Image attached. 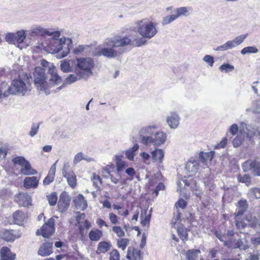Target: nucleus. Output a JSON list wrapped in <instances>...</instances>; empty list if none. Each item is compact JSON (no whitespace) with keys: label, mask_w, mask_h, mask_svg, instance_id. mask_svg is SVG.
<instances>
[{"label":"nucleus","mask_w":260,"mask_h":260,"mask_svg":"<svg viewBox=\"0 0 260 260\" xmlns=\"http://www.w3.org/2000/svg\"><path fill=\"white\" fill-rule=\"evenodd\" d=\"M9 196V192L7 189H3L0 191V198L2 200H6Z\"/></svg>","instance_id":"obj_62"},{"label":"nucleus","mask_w":260,"mask_h":260,"mask_svg":"<svg viewBox=\"0 0 260 260\" xmlns=\"http://www.w3.org/2000/svg\"><path fill=\"white\" fill-rule=\"evenodd\" d=\"M39 184V179L36 176L26 177L23 182V186L26 189L37 188Z\"/></svg>","instance_id":"obj_16"},{"label":"nucleus","mask_w":260,"mask_h":260,"mask_svg":"<svg viewBox=\"0 0 260 260\" xmlns=\"http://www.w3.org/2000/svg\"><path fill=\"white\" fill-rule=\"evenodd\" d=\"M250 193L255 196L256 199H260V188H252Z\"/></svg>","instance_id":"obj_64"},{"label":"nucleus","mask_w":260,"mask_h":260,"mask_svg":"<svg viewBox=\"0 0 260 260\" xmlns=\"http://www.w3.org/2000/svg\"><path fill=\"white\" fill-rule=\"evenodd\" d=\"M254 162V160L248 159L245 161L242 164V168L244 172H246L248 171H252V168L251 166V164Z\"/></svg>","instance_id":"obj_42"},{"label":"nucleus","mask_w":260,"mask_h":260,"mask_svg":"<svg viewBox=\"0 0 260 260\" xmlns=\"http://www.w3.org/2000/svg\"><path fill=\"white\" fill-rule=\"evenodd\" d=\"M147 210L144 211L141 214L140 219H141V223L143 226H146L150 222V215H146Z\"/></svg>","instance_id":"obj_38"},{"label":"nucleus","mask_w":260,"mask_h":260,"mask_svg":"<svg viewBox=\"0 0 260 260\" xmlns=\"http://www.w3.org/2000/svg\"><path fill=\"white\" fill-rule=\"evenodd\" d=\"M89 48L88 45H80L75 47L73 50V52L75 54H79L83 51L87 50Z\"/></svg>","instance_id":"obj_53"},{"label":"nucleus","mask_w":260,"mask_h":260,"mask_svg":"<svg viewBox=\"0 0 260 260\" xmlns=\"http://www.w3.org/2000/svg\"><path fill=\"white\" fill-rule=\"evenodd\" d=\"M138 32L143 37L150 39L157 33L156 24L152 21L146 22L144 20L138 21Z\"/></svg>","instance_id":"obj_6"},{"label":"nucleus","mask_w":260,"mask_h":260,"mask_svg":"<svg viewBox=\"0 0 260 260\" xmlns=\"http://www.w3.org/2000/svg\"><path fill=\"white\" fill-rule=\"evenodd\" d=\"M83 158H84L83 153L81 152H79L76 155H75L74 158L73 162L75 165H76Z\"/></svg>","instance_id":"obj_59"},{"label":"nucleus","mask_w":260,"mask_h":260,"mask_svg":"<svg viewBox=\"0 0 260 260\" xmlns=\"http://www.w3.org/2000/svg\"><path fill=\"white\" fill-rule=\"evenodd\" d=\"M91 181H92L93 186H94L95 188L99 189V184H101L102 182L101 178L99 175L94 174L91 178Z\"/></svg>","instance_id":"obj_44"},{"label":"nucleus","mask_w":260,"mask_h":260,"mask_svg":"<svg viewBox=\"0 0 260 260\" xmlns=\"http://www.w3.org/2000/svg\"><path fill=\"white\" fill-rule=\"evenodd\" d=\"M1 255L2 260H14L16 255L11 252L7 247H3L1 251Z\"/></svg>","instance_id":"obj_22"},{"label":"nucleus","mask_w":260,"mask_h":260,"mask_svg":"<svg viewBox=\"0 0 260 260\" xmlns=\"http://www.w3.org/2000/svg\"><path fill=\"white\" fill-rule=\"evenodd\" d=\"M187 205V202L182 198L178 200L175 204V206L177 208L179 207L181 209H184L186 207Z\"/></svg>","instance_id":"obj_57"},{"label":"nucleus","mask_w":260,"mask_h":260,"mask_svg":"<svg viewBox=\"0 0 260 260\" xmlns=\"http://www.w3.org/2000/svg\"><path fill=\"white\" fill-rule=\"evenodd\" d=\"M29 90L25 82L21 79L13 80L10 86H8L6 91L3 93L4 98H7L9 95L19 94L21 95H24Z\"/></svg>","instance_id":"obj_5"},{"label":"nucleus","mask_w":260,"mask_h":260,"mask_svg":"<svg viewBox=\"0 0 260 260\" xmlns=\"http://www.w3.org/2000/svg\"><path fill=\"white\" fill-rule=\"evenodd\" d=\"M71 197L66 191H63L59 196L57 206L58 211L63 213L69 208Z\"/></svg>","instance_id":"obj_10"},{"label":"nucleus","mask_w":260,"mask_h":260,"mask_svg":"<svg viewBox=\"0 0 260 260\" xmlns=\"http://www.w3.org/2000/svg\"><path fill=\"white\" fill-rule=\"evenodd\" d=\"M238 129L239 127L238 125L236 123H234L231 126H230L229 128V132L233 135H235L237 133Z\"/></svg>","instance_id":"obj_61"},{"label":"nucleus","mask_w":260,"mask_h":260,"mask_svg":"<svg viewBox=\"0 0 260 260\" xmlns=\"http://www.w3.org/2000/svg\"><path fill=\"white\" fill-rule=\"evenodd\" d=\"M219 70L222 72L228 73L234 70V67L229 63H223L219 67Z\"/></svg>","instance_id":"obj_48"},{"label":"nucleus","mask_w":260,"mask_h":260,"mask_svg":"<svg viewBox=\"0 0 260 260\" xmlns=\"http://www.w3.org/2000/svg\"><path fill=\"white\" fill-rule=\"evenodd\" d=\"M252 168V173L254 176L260 177V161L254 160V162L251 164Z\"/></svg>","instance_id":"obj_33"},{"label":"nucleus","mask_w":260,"mask_h":260,"mask_svg":"<svg viewBox=\"0 0 260 260\" xmlns=\"http://www.w3.org/2000/svg\"><path fill=\"white\" fill-rule=\"evenodd\" d=\"M110 260H120V255L118 250L114 249L111 252Z\"/></svg>","instance_id":"obj_58"},{"label":"nucleus","mask_w":260,"mask_h":260,"mask_svg":"<svg viewBox=\"0 0 260 260\" xmlns=\"http://www.w3.org/2000/svg\"><path fill=\"white\" fill-rule=\"evenodd\" d=\"M13 222L15 224L21 225L26 217L25 213L20 210L16 211L12 215Z\"/></svg>","instance_id":"obj_21"},{"label":"nucleus","mask_w":260,"mask_h":260,"mask_svg":"<svg viewBox=\"0 0 260 260\" xmlns=\"http://www.w3.org/2000/svg\"><path fill=\"white\" fill-rule=\"evenodd\" d=\"M188 12L187 7H182L172 11V13H174L177 18L181 16H185Z\"/></svg>","instance_id":"obj_32"},{"label":"nucleus","mask_w":260,"mask_h":260,"mask_svg":"<svg viewBox=\"0 0 260 260\" xmlns=\"http://www.w3.org/2000/svg\"><path fill=\"white\" fill-rule=\"evenodd\" d=\"M258 52V49L255 46H248L244 47L241 51L242 55H245L248 53H256Z\"/></svg>","instance_id":"obj_36"},{"label":"nucleus","mask_w":260,"mask_h":260,"mask_svg":"<svg viewBox=\"0 0 260 260\" xmlns=\"http://www.w3.org/2000/svg\"><path fill=\"white\" fill-rule=\"evenodd\" d=\"M215 155L214 151H210L207 152L201 151L199 154L200 160L204 164H205L208 160H212Z\"/></svg>","instance_id":"obj_25"},{"label":"nucleus","mask_w":260,"mask_h":260,"mask_svg":"<svg viewBox=\"0 0 260 260\" xmlns=\"http://www.w3.org/2000/svg\"><path fill=\"white\" fill-rule=\"evenodd\" d=\"M55 229H53L52 231L50 229V227H48L46 225H43L40 229L41 233H40L39 230H38L36 232L37 235L41 234L44 238H49L54 233Z\"/></svg>","instance_id":"obj_26"},{"label":"nucleus","mask_w":260,"mask_h":260,"mask_svg":"<svg viewBox=\"0 0 260 260\" xmlns=\"http://www.w3.org/2000/svg\"><path fill=\"white\" fill-rule=\"evenodd\" d=\"M153 162H162L164 157V152L161 149L156 148L151 152Z\"/></svg>","instance_id":"obj_20"},{"label":"nucleus","mask_w":260,"mask_h":260,"mask_svg":"<svg viewBox=\"0 0 260 260\" xmlns=\"http://www.w3.org/2000/svg\"><path fill=\"white\" fill-rule=\"evenodd\" d=\"M177 233L179 238L182 240L183 242H185L188 238V233L187 229L185 227L180 226L177 229Z\"/></svg>","instance_id":"obj_34"},{"label":"nucleus","mask_w":260,"mask_h":260,"mask_svg":"<svg viewBox=\"0 0 260 260\" xmlns=\"http://www.w3.org/2000/svg\"><path fill=\"white\" fill-rule=\"evenodd\" d=\"M158 129L156 124L146 125L141 127L138 134L139 142L144 146H148V143L155 131Z\"/></svg>","instance_id":"obj_7"},{"label":"nucleus","mask_w":260,"mask_h":260,"mask_svg":"<svg viewBox=\"0 0 260 260\" xmlns=\"http://www.w3.org/2000/svg\"><path fill=\"white\" fill-rule=\"evenodd\" d=\"M67 180L68 184L72 187L74 188L77 184L76 176L73 171H69V173L62 175Z\"/></svg>","instance_id":"obj_23"},{"label":"nucleus","mask_w":260,"mask_h":260,"mask_svg":"<svg viewBox=\"0 0 260 260\" xmlns=\"http://www.w3.org/2000/svg\"><path fill=\"white\" fill-rule=\"evenodd\" d=\"M126 166V164L123 161L116 164V170L118 172H121Z\"/></svg>","instance_id":"obj_63"},{"label":"nucleus","mask_w":260,"mask_h":260,"mask_svg":"<svg viewBox=\"0 0 260 260\" xmlns=\"http://www.w3.org/2000/svg\"><path fill=\"white\" fill-rule=\"evenodd\" d=\"M200 253L199 250H189L186 252L188 260H198V254Z\"/></svg>","instance_id":"obj_35"},{"label":"nucleus","mask_w":260,"mask_h":260,"mask_svg":"<svg viewBox=\"0 0 260 260\" xmlns=\"http://www.w3.org/2000/svg\"><path fill=\"white\" fill-rule=\"evenodd\" d=\"M21 237L20 233L14 230H5L2 235V238L7 242H13L16 239Z\"/></svg>","instance_id":"obj_15"},{"label":"nucleus","mask_w":260,"mask_h":260,"mask_svg":"<svg viewBox=\"0 0 260 260\" xmlns=\"http://www.w3.org/2000/svg\"><path fill=\"white\" fill-rule=\"evenodd\" d=\"M243 139L240 135L237 136L233 140L232 143L234 147H239L242 143Z\"/></svg>","instance_id":"obj_51"},{"label":"nucleus","mask_w":260,"mask_h":260,"mask_svg":"<svg viewBox=\"0 0 260 260\" xmlns=\"http://www.w3.org/2000/svg\"><path fill=\"white\" fill-rule=\"evenodd\" d=\"M15 34L16 35L17 43L21 44L24 42L26 38V34L24 30H18Z\"/></svg>","instance_id":"obj_39"},{"label":"nucleus","mask_w":260,"mask_h":260,"mask_svg":"<svg viewBox=\"0 0 260 260\" xmlns=\"http://www.w3.org/2000/svg\"><path fill=\"white\" fill-rule=\"evenodd\" d=\"M20 174L24 175H36L38 172L32 168L30 163L27 161L22 166L20 171Z\"/></svg>","instance_id":"obj_18"},{"label":"nucleus","mask_w":260,"mask_h":260,"mask_svg":"<svg viewBox=\"0 0 260 260\" xmlns=\"http://www.w3.org/2000/svg\"><path fill=\"white\" fill-rule=\"evenodd\" d=\"M102 235V232L99 230H91L89 233V238L92 241H98Z\"/></svg>","instance_id":"obj_29"},{"label":"nucleus","mask_w":260,"mask_h":260,"mask_svg":"<svg viewBox=\"0 0 260 260\" xmlns=\"http://www.w3.org/2000/svg\"><path fill=\"white\" fill-rule=\"evenodd\" d=\"M248 228L253 229L257 233H260V220L255 216L251 215L245 217Z\"/></svg>","instance_id":"obj_12"},{"label":"nucleus","mask_w":260,"mask_h":260,"mask_svg":"<svg viewBox=\"0 0 260 260\" xmlns=\"http://www.w3.org/2000/svg\"><path fill=\"white\" fill-rule=\"evenodd\" d=\"M50 75L49 83H48L46 81L47 76L45 69L40 67H37L35 68L33 74L35 85L40 91H44L46 95L49 94V89L50 88L59 84L62 81L61 77L56 72L52 71Z\"/></svg>","instance_id":"obj_2"},{"label":"nucleus","mask_w":260,"mask_h":260,"mask_svg":"<svg viewBox=\"0 0 260 260\" xmlns=\"http://www.w3.org/2000/svg\"><path fill=\"white\" fill-rule=\"evenodd\" d=\"M185 168L187 172L194 174L197 172L199 168L198 161L194 160H189L186 164Z\"/></svg>","instance_id":"obj_24"},{"label":"nucleus","mask_w":260,"mask_h":260,"mask_svg":"<svg viewBox=\"0 0 260 260\" xmlns=\"http://www.w3.org/2000/svg\"><path fill=\"white\" fill-rule=\"evenodd\" d=\"M241 133H243L246 138L251 141L253 137L260 139V128L255 125H247L246 123L242 122L241 123Z\"/></svg>","instance_id":"obj_8"},{"label":"nucleus","mask_w":260,"mask_h":260,"mask_svg":"<svg viewBox=\"0 0 260 260\" xmlns=\"http://www.w3.org/2000/svg\"><path fill=\"white\" fill-rule=\"evenodd\" d=\"M150 139L148 146L153 145L155 147L157 148L165 143L167 140V135L162 131L156 130Z\"/></svg>","instance_id":"obj_9"},{"label":"nucleus","mask_w":260,"mask_h":260,"mask_svg":"<svg viewBox=\"0 0 260 260\" xmlns=\"http://www.w3.org/2000/svg\"><path fill=\"white\" fill-rule=\"evenodd\" d=\"M52 245H42L38 250V254L42 256L50 255L52 252Z\"/></svg>","instance_id":"obj_28"},{"label":"nucleus","mask_w":260,"mask_h":260,"mask_svg":"<svg viewBox=\"0 0 260 260\" xmlns=\"http://www.w3.org/2000/svg\"><path fill=\"white\" fill-rule=\"evenodd\" d=\"M27 161L28 160H26L24 157L21 156H16L12 159V162L14 164H18L21 166Z\"/></svg>","instance_id":"obj_46"},{"label":"nucleus","mask_w":260,"mask_h":260,"mask_svg":"<svg viewBox=\"0 0 260 260\" xmlns=\"http://www.w3.org/2000/svg\"><path fill=\"white\" fill-rule=\"evenodd\" d=\"M113 231L116 234L118 237H122L124 236V232L121 228L118 226H114L113 227Z\"/></svg>","instance_id":"obj_55"},{"label":"nucleus","mask_w":260,"mask_h":260,"mask_svg":"<svg viewBox=\"0 0 260 260\" xmlns=\"http://www.w3.org/2000/svg\"><path fill=\"white\" fill-rule=\"evenodd\" d=\"M79 80V77L76 74V75L70 74L66 79L64 82L66 84H71Z\"/></svg>","instance_id":"obj_43"},{"label":"nucleus","mask_w":260,"mask_h":260,"mask_svg":"<svg viewBox=\"0 0 260 260\" xmlns=\"http://www.w3.org/2000/svg\"><path fill=\"white\" fill-rule=\"evenodd\" d=\"M139 148V145L137 143L134 144L132 148L125 151L126 157L129 160H133L136 152L138 150Z\"/></svg>","instance_id":"obj_27"},{"label":"nucleus","mask_w":260,"mask_h":260,"mask_svg":"<svg viewBox=\"0 0 260 260\" xmlns=\"http://www.w3.org/2000/svg\"><path fill=\"white\" fill-rule=\"evenodd\" d=\"M46 29L42 28L40 26L36 27L32 30V33L35 34L37 35H40L44 36Z\"/></svg>","instance_id":"obj_54"},{"label":"nucleus","mask_w":260,"mask_h":260,"mask_svg":"<svg viewBox=\"0 0 260 260\" xmlns=\"http://www.w3.org/2000/svg\"><path fill=\"white\" fill-rule=\"evenodd\" d=\"M141 257V248L133 246L128 247L126 255L128 260H140Z\"/></svg>","instance_id":"obj_14"},{"label":"nucleus","mask_w":260,"mask_h":260,"mask_svg":"<svg viewBox=\"0 0 260 260\" xmlns=\"http://www.w3.org/2000/svg\"><path fill=\"white\" fill-rule=\"evenodd\" d=\"M47 198L50 206H53L56 205L57 201V195L55 192H53L47 196Z\"/></svg>","instance_id":"obj_40"},{"label":"nucleus","mask_w":260,"mask_h":260,"mask_svg":"<svg viewBox=\"0 0 260 260\" xmlns=\"http://www.w3.org/2000/svg\"><path fill=\"white\" fill-rule=\"evenodd\" d=\"M203 60L207 63L209 66L213 67V64L214 63V60L213 56L210 55H206L203 57Z\"/></svg>","instance_id":"obj_56"},{"label":"nucleus","mask_w":260,"mask_h":260,"mask_svg":"<svg viewBox=\"0 0 260 260\" xmlns=\"http://www.w3.org/2000/svg\"><path fill=\"white\" fill-rule=\"evenodd\" d=\"M15 201L19 206L27 207L31 205V198L27 193L20 192L15 196Z\"/></svg>","instance_id":"obj_11"},{"label":"nucleus","mask_w":260,"mask_h":260,"mask_svg":"<svg viewBox=\"0 0 260 260\" xmlns=\"http://www.w3.org/2000/svg\"><path fill=\"white\" fill-rule=\"evenodd\" d=\"M39 127L40 123H32L30 131L29 132V135L31 137H34L38 133Z\"/></svg>","instance_id":"obj_49"},{"label":"nucleus","mask_w":260,"mask_h":260,"mask_svg":"<svg viewBox=\"0 0 260 260\" xmlns=\"http://www.w3.org/2000/svg\"><path fill=\"white\" fill-rule=\"evenodd\" d=\"M166 121L171 128L176 129L179 124L180 117L178 113L172 112L170 115L167 117Z\"/></svg>","instance_id":"obj_13"},{"label":"nucleus","mask_w":260,"mask_h":260,"mask_svg":"<svg viewBox=\"0 0 260 260\" xmlns=\"http://www.w3.org/2000/svg\"><path fill=\"white\" fill-rule=\"evenodd\" d=\"M236 225L239 230H245L246 228H248L245 218L241 221H236Z\"/></svg>","instance_id":"obj_50"},{"label":"nucleus","mask_w":260,"mask_h":260,"mask_svg":"<svg viewBox=\"0 0 260 260\" xmlns=\"http://www.w3.org/2000/svg\"><path fill=\"white\" fill-rule=\"evenodd\" d=\"M136 35L137 32L133 31L124 36L118 35L107 39L104 42L106 47L99 51L98 55H103L108 58H114L122 54L124 52L123 48L130 45L133 41L135 42L137 47L141 46L147 43L146 38L142 37L137 38Z\"/></svg>","instance_id":"obj_1"},{"label":"nucleus","mask_w":260,"mask_h":260,"mask_svg":"<svg viewBox=\"0 0 260 260\" xmlns=\"http://www.w3.org/2000/svg\"><path fill=\"white\" fill-rule=\"evenodd\" d=\"M177 17H176L174 13H173L172 15H167L164 17L161 24L163 26L168 25L170 24L171 22L177 19Z\"/></svg>","instance_id":"obj_37"},{"label":"nucleus","mask_w":260,"mask_h":260,"mask_svg":"<svg viewBox=\"0 0 260 260\" xmlns=\"http://www.w3.org/2000/svg\"><path fill=\"white\" fill-rule=\"evenodd\" d=\"M60 35V33L59 31H50L47 29H46L44 34V36H52V38L55 40L53 45L54 48L52 49L53 53H57L56 56L58 58H62L67 56L69 53L70 48L72 45V40L71 38H68L67 41L68 43L67 46L64 48V50L61 51L63 46L66 45V39L63 37L58 40L57 38Z\"/></svg>","instance_id":"obj_3"},{"label":"nucleus","mask_w":260,"mask_h":260,"mask_svg":"<svg viewBox=\"0 0 260 260\" xmlns=\"http://www.w3.org/2000/svg\"><path fill=\"white\" fill-rule=\"evenodd\" d=\"M236 207L237 208L247 210L248 208V204L247 200L244 199L240 200L237 203Z\"/></svg>","instance_id":"obj_52"},{"label":"nucleus","mask_w":260,"mask_h":260,"mask_svg":"<svg viewBox=\"0 0 260 260\" xmlns=\"http://www.w3.org/2000/svg\"><path fill=\"white\" fill-rule=\"evenodd\" d=\"M248 34L242 35L236 37L234 39H233V41L235 47L242 43L244 40L248 37Z\"/></svg>","instance_id":"obj_45"},{"label":"nucleus","mask_w":260,"mask_h":260,"mask_svg":"<svg viewBox=\"0 0 260 260\" xmlns=\"http://www.w3.org/2000/svg\"><path fill=\"white\" fill-rule=\"evenodd\" d=\"M216 237L223 244H229L226 241L228 240V237L225 234H222L221 232L216 231L215 232Z\"/></svg>","instance_id":"obj_47"},{"label":"nucleus","mask_w":260,"mask_h":260,"mask_svg":"<svg viewBox=\"0 0 260 260\" xmlns=\"http://www.w3.org/2000/svg\"><path fill=\"white\" fill-rule=\"evenodd\" d=\"M228 140L226 138H224L219 143L216 145L214 147L215 149H220L224 148L227 144Z\"/></svg>","instance_id":"obj_60"},{"label":"nucleus","mask_w":260,"mask_h":260,"mask_svg":"<svg viewBox=\"0 0 260 260\" xmlns=\"http://www.w3.org/2000/svg\"><path fill=\"white\" fill-rule=\"evenodd\" d=\"M74 202L77 209L81 208V210L84 211L87 207V201L82 194H79L77 198L74 200Z\"/></svg>","instance_id":"obj_19"},{"label":"nucleus","mask_w":260,"mask_h":260,"mask_svg":"<svg viewBox=\"0 0 260 260\" xmlns=\"http://www.w3.org/2000/svg\"><path fill=\"white\" fill-rule=\"evenodd\" d=\"M76 61L75 73L79 77V79H87L92 74V69L94 67L93 59L90 57H81L77 58Z\"/></svg>","instance_id":"obj_4"},{"label":"nucleus","mask_w":260,"mask_h":260,"mask_svg":"<svg viewBox=\"0 0 260 260\" xmlns=\"http://www.w3.org/2000/svg\"><path fill=\"white\" fill-rule=\"evenodd\" d=\"M57 161H56L50 167L48 174L43 180V184L47 185L52 182L54 179L56 172V165Z\"/></svg>","instance_id":"obj_17"},{"label":"nucleus","mask_w":260,"mask_h":260,"mask_svg":"<svg viewBox=\"0 0 260 260\" xmlns=\"http://www.w3.org/2000/svg\"><path fill=\"white\" fill-rule=\"evenodd\" d=\"M60 69L64 73H68L72 71V69L70 65V60L64 59L60 61Z\"/></svg>","instance_id":"obj_30"},{"label":"nucleus","mask_w":260,"mask_h":260,"mask_svg":"<svg viewBox=\"0 0 260 260\" xmlns=\"http://www.w3.org/2000/svg\"><path fill=\"white\" fill-rule=\"evenodd\" d=\"M6 41L9 44H15L17 43L16 35L14 32H8L6 35Z\"/></svg>","instance_id":"obj_41"},{"label":"nucleus","mask_w":260,"mask_h":260,"mask_svg":"<svg viewBox=\"0 0 260 260\" xmlns=\"http://www.w3.org/2000/svg\"><path fill=\"white\" fill-rule=\"evenodd\" d=\"M237 179L239 182L245 183L247 186L250 184L251 181V178L248 174H245L243 175L238 174Z\"/></svg>","instance_id":"obj_31"}]
</instances>
